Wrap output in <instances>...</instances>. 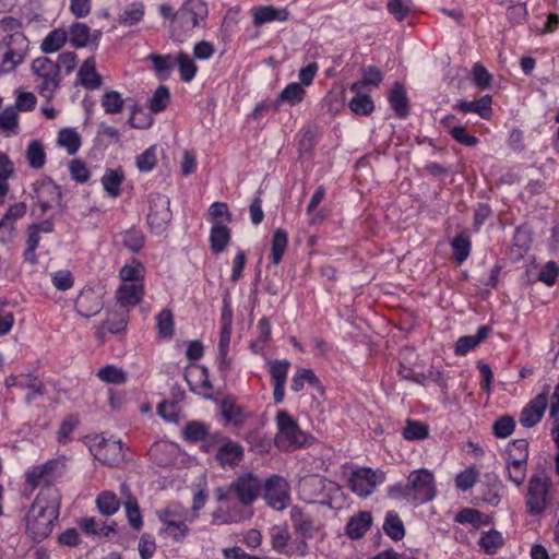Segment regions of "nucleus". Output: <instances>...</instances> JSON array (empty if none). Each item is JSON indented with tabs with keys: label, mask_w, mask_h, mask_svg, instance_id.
I'll list each match as a JSON object with an SVG mask.
<instances>
[{
	"label": "nucleus",
	"mask_w": 559,
	"mask_h": 559,
	"mask_svg": "<svg viewBox=\"0 0 559 559\" xmlns=\"http://www.w3.org/2000/svg\"><path fill=\"white\" fill-rule=\"evenodd\" d=\"M60 492L56 487H43L25 516L26 534L40 542L52 532L60 512Z\"/></svg>",
	"instance_id": "1"
},
{
	"label": "nucleus",
	"mask_w": 559,
	"mask_h": 559,
	"mask_svg": "<svg viewBox=\"0 0 559 559\" xmlns=\"http://www.w3.org/2000/svg\"><path fill=\"white\" fill-rule=\"evenodd\" d=\"M388 496L396 501L419 506L431 501L437 492L435 475L427 468L409 473L405 484L396 483L386 489Z\"/></svg>",
	"instance_id": "2"
},
{
	"label": "nucleus",
	"mask_w": 559,
	"mask_h": 559,
	"mask_svg": "<svg viewBox=\"0 0 559 559\" xmlns=\"http://www.w3.org/2000/svg\"><path fill=\"white\" fill-rule=\"evenodd\" d=\"M207 4L203 0H185L169 24L170 36L175 41L183 43L207 17Z\"/></svg>",
	"instance_id": "3"
},
{
	"label": "nucleus",
	"mask_w": 559,
	"mask_h": 559,
	"mask_svg": "<svg viewBox=\"0 0 559 559\" xmlns=\"http://www.w3.org/2000/svg\"><path fill=\"white\" fill-rule=\"evenodd\" d=\"M276 435L274 443L284 452H292L307 445L312 438L302 431L297 420L286 411L280 409L275 416Z\"/></svg>",
	"instance_id": "4"
},
{
	"label": "nucleus",
	"mask_w": 559,
	"mask_h": 559,
	"mask_svg": "<svg viewBox=\"0 0 559 559\" xmlns=\"http://www.w3.org/2000/svg\"><path fill=\"white\" fill-rule=\"evenodd\" d=\"M159 521L162 522L160 535L171 538L175 542H182L188 533L187 523H192L195 515H189V512L179 504H173L159 512Z\"/></svg>",
	"instance_id": "5"
},
{
	"label": "nucleus",
	"mask_w": 559,
	"mask_h": 559,
	"mask_svg": "<svg viewBox=\"0 0 559 559\" xmlns=\"http://www.w3.org/2000/svg\"><path fill=\"white\" fill-rule=\"evenodd\" d=\"M28 50L29 41L24 33L3 36L0 40V51H2L0 73L5 74L14 71L23 63Z\"/></svg>",
	"instance_id": "6"
},
{
	"label": "nucleus",
	"mask_w": 559,
	"mask_h": 559,
	"mask_svg": "<svg viewBox=\"0 0 559 559\" xmlns=\"http://www.w3.org/2000/svg\"><path fill=\"white\" fill-rule=\"evenodd\" d=\"M31 70L37 82V91L41 97L51 100L60 86L59 66L47 57L33 60Z\"/></svg>",
	"instance_id": "7"
},
{
	"label": "nucleus",
	"mask_w": 559,
	"mask_h": 559,
	"mask_svg": "<svg viewBox=\"0 0 559 559\" xmlns=\"http://www.w3.org/2000/svg\"><path fill=\"white\" fill-rule=\"evenodd\" d=\"M528 443L524 439L513 440L507 447L506 469L515 486L525 481L527 473Z\"/></svg>",
	"instance_id": "8"
},
{
	"label": "nucleus",
	"mask_w": 559,
	"mask_h": 559,
	"mask_svg": "<svg viewBox=\"0 0 559 559\" xmlns=\"http://www.w3.org/2000/svg\"><path fill=\"white\" fill-rule=\"evenodd\" d=\"M88 447L95 459L104 464L116 466L124 460L123 444L119 439L95 436L90 439Z\"/></svg>",
	"instance_id": "9"
},
{
	"label": "nucleus",
	"mask_w": 559,
	"mask_h": 559,
	"mask_svg": "<svg viewBox=\"0 0 559 559\" xmlns=\"http://www.w3.org/2000/svg\"><path fill=\"white\" fill-rule=\"evenodd\" d=\"M550 480L546 476H533L525 495V507L530 514H542L549 503Z\"/></svg>",
	"instance_id": "10"
},
{
	"label": "nucleus",
	"mask_w": 559,
	"mask_h": 559,
	"mask_svg": "<svg viewBox=\"0 0 559 559\" xmlns=\"http://www.w3.org/2000/svg\"><path fill=\"white\" fill-rule=\"evenodd\" d=\"M384 481V472L380 469L374 471L370 467L355 469L348 479L352 491L362 498L370 496Z\"/></svg>",
	"instance_id": "11"
},
{
	"label": "nucleus",
	"mask_w": 559,
	"mask_h": 559,
	"mask_svg": "<svg viewBox=\"0 0 559 559\" xmlns=\"http://www.w3.org/2000/svg\"><path fill=\"white\" fill-rule=\"evenodd\" d=\"M271 545L276 552L287 556L304 557L309 552L305 543L293 542L289 530L286 525H274L270 531Z\"/></svg>",
	"instance_id": "12"
},
{
	"label": "nucleus",
	"mask_w": 559,
	"mask_h": 559,
	"mask_svg": "<svg viewBox=\"0 0 559 559\" xmlns=\"http://www.w3.org/2000/svg\"><path fill=\"white\" fill-rule=\"evenodd\" d=\"M290 519L299 538L297 543H305V545L309 547V542L318 544L324 540V530L320 525L316 524L309 516L304 515L299 508H292Z\"/></svg>",
	"instance_id": "13"
},
{
	"label": "nucleus",
	"mask_w": 559,
	"mask_h": 559,
	"mask_svg": "<svg viewBox=\"0 0 559 559\" xmlns=\"http://www.w3.org/2000/svg\"><path fill=\"white\" fill-rule=\"evenodd\" d=\"M148 203L147 224L153 233L160 234L171 219L169 199L166 195L154 193L150 195Z\"/></svg>",
	"instance_id": "14"
},
{
	"label": "nucleus",
	"mask_w": 559,
	"mask_h": 559,
	"mask_svg": "<svg viewBox=\"0 0 559 559\" xmlns=\"http://www.w3.org/2000/svg\"><path fill=\"white\" fill-rule=\"evenodd\" d=\"M264 498L272 509H285L290 500V488L287 480L278 475L267 478L264 483Z\"/></svg>",
	"instance_id": "15"
},
{
	"label": "nucleus",
	"mask_w": 559,
	"mask_h": 559,
	"mask_svg": "<svg viewBox=\"0 0 559 559\" xmlns=\"http://www.w3.org/2000/svg\"><path fill=\"white\" fill-rule=\"evenodd\" d=\"M262 483L251 473L239 476L230 486V490L245 506L253 503L260 496Z\"/></svg>",
	"instance_id": "16"
},
{
	"label": "nucleus",
	"mask_w": 559,
	"mask_h": 559,
	"mask_svg": "<svg viewBox=\"0 0 559 559\" xmlns=\"http://www.w3.org/2000/svg\"><path fill=\"white\" fill-rule=\"evenodd\" d=\"M289 367L290 362L286 359L267 361V370L274 386L273 399L276 404L284 401Z\"/></svg>",
	"instance_id": "17"
},
{
	"label": "nucleus",
	"mask_w": 559,
	"mask_h": 559,
	"mask_svg": "<svg viewBox=\"0 0 559 559\" xmlns=\"http://www.w3.org/2000/svg\"><path fill=\"white\" fill-rule=\"evenodd\" d=\"M548 388L532 400L522 411L520 416V424L523 427L530 428L538 424L548 404Z\"/></svg>",
	"instance_id": "18"
},
{
	"label": "nucleus",
	"mask_w": 559,
	"mask_h": 559,
	"mask_svg": "<svg viewBox=\"0 0 559 559\" xmlns=\"http://www.w3.org/2000/svg\"><path fill=\"white\" fill-rule=\"evenodd\" d=\"M83 144L82 135L75 127H61L56 132L55 145L68 156H75Z\"/></svg>",
	"instance_id": "19"
},
{
	"label": "nucleus",
	"mask_w": 559,
	"mask_h": 559,
	"mask_svg": "<svg viewBox=\"0 0 559 559\" xmlns=\"http://www.w3.org/2000/svg\"><path fill=\"white\" fill-rule=\"evenodd\" d=\"M185 379L191 391L203 395L204 397L211 396L212 386L209 379V372L205 367L200 365H190L185 371Z\"/></svg>",
	"instance_id": "20"
},
{
	"label": "nucleus",
	"mask_w": 559,
	"mask_h": 559,
	"mask_svg": "<svg viewBox=\"0 0 559 559\" xmlns=\"http://www.w3.org/2000/svg\"><path fill=\"white\" fill-rule=\"evenodd\" d=\"M34 199L40 206L43 212H46L60 202L61 193L59 187L51 180H41L35 185Z\"/></svg>",
	"instance_id": "21"
},
{
	"label": "nucleus",
	"mask_w": 559,
	"mask_h": 559,
	"mask_svg": "<svg viewBox=\"0 0 559 559\" xmlns=\"http://www.w3.org/2000/svg\"><path fill=\"white\" fill-rule=\"evenodd\" d=\"M145 283L129 284L120 283L116 290L117 304L122 308H134L138 306L144 297Z\"/></svg>",
	"instance_id": "22"
},
{
	"label": "nucleus",
	"mask_w": 559,
	"mask_h": 559,
	"mask_svg": "<svg viewBox=\"0 0 559 559\" xmlns=\"http://www.w3.org/2000/svg\"><path fill=\"white\" fill-rule=\"evenodd\" d=\"M53 225L50 221L33 224L27 228V248L24 252V260L35 264L37 262L36 249L41 240L43 234H50Z\"/></svg>",
	"instance_id": "23"
},
{
	"label": "nucleus",
	"mask_w": 559,
	"mask_h": 559,
	"mask_svg": "<svg viewBox=\"0 0 559 559\" xmlns=\"http://www.w3.org/2000/svg\"><path fill=\"white\" fill-rule=\"evenodd\" d=\"M103 307V301L98 293L92 288L83 289L75 302L76 312L85 318L97 314Z\"/></svg>",
	"instance_id": "24"
},
{
	"label": "nucleus",
	"mask_w": 559,
	"mask_h": 559,
	"mask_svg": "<svg viewBox=\"0 0 559 559\" xmlns=\"http://www.w3.org/2000/svg\"><path fill=\"white\" fill-rule=\"evenodd\" d=\"M59 467L58 461H49L45 464L31 467L26 474V483L33 487L44 483H49L56 476V469Z\"/></svg>",
	"instance_id": "25"
},
{
	"label": "nucleus",
	"mask_w": 559,
	"mask_h": 559,
	"mask_svg": "<svg viewBox=\"0 0 559 559\" xmlns=\"http://www.w3.org/2000/svg\"><path fill=\"white\" fill-rule=\"evenodd\" d=\"M350 91L355 96L349 100V109L360 116H369L374 110V103L370 95L366 94L361 88V84H352Z\"/></svg>",
	"instance_id": "26"
},
{
	"label": "nucleus",
	"mask_w": 559,
	"mask_h": 559,
	"mask_svg": "<svg viewBox=\"0 0 559 559\" xmlns=\"http://www.w3.org/2000/svg\"><path fill=\"white\" fill-rule=\"evenodd\" d=\"M146 60L151 62L155 76L159 81H167L170 79L176 66V56L150 53L146 57Z\"/></svg>",
	"instance_id": "27"
},
{
	"label": "nucleus",
	"mask_w": 559,
	"mask_h": 559,
	"mask_svg": "<svg viewBox=\"0 0 559 559\" xmlns=\"http://www.w3.org/2000/svg\"><path fill=\"white\" fill-rule=\"evenodd\" d=\"M145 16V5L141 1H133L127 4L117 16V23L123 27L139 25Z\"/></svg>",
	"instance_id": "28"
},
{
	"label": "nucleus",
	"mask_w": 559,
	"mask_h": 559,
	"mask_svg": "<svg viewBox=\"0 0 559 559\" xmlns=\"http://www.w3.org/2000/svg\"><path fill=\"white\" fill-rule=\"evenodd\" d=\"M124 179L126 175L121 168H107L100 178V183L106 194L116 199L121 194Z\"/></svg>",
	"instance_id": "29"
},
{
	"label": "nucleus",
	"mask_w": 559,
	"mask_h": 559,
	"mask_svg": "<svg viewBox=\"0 0 559 559\" xmlns=\"http://www.w3.org/2000/svg\"><path fill=\"white\" fill-rule=\"evenodd\" d=\"M253 23L257 26L274 21L284 22L288 17L286 9H277L273 5H258L251 9Z\"/></svg>",
	"instance_id": "30"
},
{
	"label": "nucleus",
	"mask_w": 559,
	"mask_h": 559,
	"mask_svg": "<svg viewBox=\"0 0 559 559\" xmlns=\"http://www.w3.org/2000/svg\"><path fill=\"white\" fill-rule=\"evenodd\" d=\"M179 448L169 441L155 442L150 450L151 459L158 465H168L177 456Z\"/></svg>",
	"instance_id": "31"
},
{
	"label": "nucleus",
	"mask_w": 559,
	"mask_h": 559,
	"mask_svg": "<svg viewBox=\"0 0 559 559\" xmlns=\"http://www.w3.org/2000/svg\"><path fill=\"white\" fill-rule=\"evenodd\" d=\"M120 283H145V267L136 259H129L119 271Z\"/></svg>",
	"instance_id": "32"
},
{
	"label": "nucleus",
	"mask_w": 559,
	"mask_h": 559,
	"mask_svg": "<svg viewBox=\"0 0 559 559\" xmlns=\"http://www.w3.org/2000/svg\"><path fill=\"white\" fill-rule=\"evenodd\" d=\"M490 329L488 326H480L477 330L475 335H466L460 337L454 347V353L459 356H464L468 352L476 348L480 343H483L489 335Z\"/></svg>",
	"instance_id": "33"
},
{
	"label": "nucleus",
	"mask_w": 559,
	"mask_h": 559,
	"mask_svg": "<svg viewBox=\"0 0 559 559\" xmlns=\"http://www.w3.org/2000/svg\"><path fill=\"white\" fill-rule=\"evenodd\" d=\"M242 455V448L234 441H228L218 448L216 459L222 466L234 467L239 464Z\"/></svg>",
	"instance_id": "34"
},
{
	"label": "nucleus",
	"mask_w": 559,
	"mask_h": 559,
	"mask_svg": "<svg viewBox=\"0 0 559 559\" xmlns=\"http://www.w3.org/2000/svg\"><path fill=\"white\" fill-rule=\"evenodd\" d=\"M78 80L85 88L95 90L100 86L102 80L96 71V62L93 57L87 58L78 72Z\"/></svg>",
	"instance_id": "35"
},
{
	"label": "nucleus",
	"mask_w": 559,
	"mask_h": 559,
	"mask_svg": "<svg viewBox=\"0 0 559 559\" xmlns=\"http://www.w3.org/2000/svg\"><path fill=\"white\" fill-rule=\"evenodd\" d=\"M491 104H492L491 96L485 95L481 98L474 100V102H466V100L459 102L455 105V108L461 110L462 112H465V114L473 112V114H477L478 116H480L484 119H488L492 112Z\"/></svg>",
	"instance_id": "36"
},
{
	"label": "nucleus",
	"mask_w": 559,
	"mask_h": 559,
	"mask_svg": "<svg viewBox=\"0 0 559 559\" xmlns=\"http://www.w3.org/2000/svg\"><path fill=\"white\" fill-rule=\"evenodd\" d=\"M20 131V117L16 108L7 106L0 111V133L5 138L14 136Z\"/></svg>",
	"instance_id": "37"
},
{
	"label": "nucleus",
	"mask_w": 559,
	"mask_h": 559,
	"mask_svg": "<svg viewBox=\"0 0 559 559\" xmlns=\"http://www.w3.org/2000/svg\"><path fill=\"white\" fill-rule=\"evenodd\" d=\"M371 524V513L361 511L349 519L346 525V534L352 539L360 538L370 528Z\"/></svg>",
	"instance_id": "38"
},
{
	"label": "nucleus",
	"mask_w": 559,
	"mask_h": 559,
	"mask_svg": "<svg viewBox=\"0 0 559 559\" xmlns=\"http://www.w3.org/2000/svg\"><path fill=\"white\" fill-rule=\"evenodd\" d=\"M230 238L231 233L227 225L211 226L209 240L213 253L223 252L228 246Z\"/></svg>",
	"instance_id": "39"
},
{
	"label": "nucleus",
	"mask_w": 559,
	"mask_h": 559,
	"mask_svg": "<svg viewBox=\"0 0 559 559\" xmlns=\"http://www.w3.org/2000/svg\"><path fill=\"white\" fill-rule=\"evenodd\" d=\"M389 103L396 116L404 118L408 115V99L405 88L400 83L394 84L390 91Z\"/></svg>",
	"instance_id": "40"
},
{
	"label": "nucleus",
	"mask_w": 559,
	"mask_h": 559,
	"mask_svg": "<svg viewBox=\"0 0 559 559\" xmlns=\"http://www.w3.org/2000/svg\"><path fill=\"white\" fill-rule=\"evenodd\" d=\"M306 96V90L296 82L287 84L280 93L275 106L280 107L281 104H288L296 106L300 104Z\"/></svg>",
	"instance_id": "41"
},
{
	"label": "nucleus",
	"mask_w": 559,
	"mask_h": 559,
	"mask_svg": "<svg viewBox=\"0 0 559 559\" xmlns=\"http://www.w3.org/2000/svg\"><path fill=\"white\" fill-rule=\"evenodd\" d=\"M157 337L162 341L171 340L175 332L174 314L169 309H163L155 317Z\"/></svg>",
	"instance_id": "42"
},
{
	"label": "nucleus",
	"mask_w": 559,
	"mask_h": 559,
	"mask_svg": "<svg viewBox=\"0 0 559 559\" xmlns=\"http://www.w3.org/2000/svg\"><path fill=\"white\" fill-rule=\"evenodd\" d=\"M68 40V32L64 28H55L50 31L40 44V49L45 53L59 51Z\"/></svg>",
	"instance_id": "43"
},
{
	"label": "nucleus",
	"mask_w": 559,
	"mask_h": 559,
	"mask_svg": "<svg viewBox=\"0 0 559 559\" xmlns=\"http://www.w3.org/2000/svg\"><path fill=\"white\" fill-rule=\"evenodd\" d=\"M27 164L33 169H40L46 163L45 146L40 140H31L25 151Z\"/></svg>",
	"instance_id": "44"
},
{
	"label": "nucleus",
	"mask_w": 559,
	"mask_h": 559,
	"mask_svg": "<svg viewBox=\"0 0 559 559\" xmlns=\"http://www.w3.org/2000/svg\"><path fill=\"white\" fill-rule=\"evenodd\" d=\"M7 388H17L21 390H32L33 392H39L41 386L40 381L32 373L10 374L4 380Z\"/></svg>",
	"instance_id": "45"
},
{
	"label": "nucleus",
	"mask_w": 559,
	"mask_h": 559,
	"mask_svg": "<svg viewBox=\"0 0 559 559\" xmlns=\"http://www.w3.org/2000/svg\"><path fill=\"white\" fill-rule=\"evenodd\" d=\"M176 66L178 67L180 79L183 82H191L198 73V66L192 57L188 53L180 51L176 55Z\"/></svg>",
	"instance_id": "46"
},
{
	"label": "nucleus",
	"mask_w": 559,
	"mask_h": 559,
	"mask_svg": "<svg viewBox=\"0 0 559 559\" xmlns=\"http://www.w3.org/2000/svg\"><path fill=\"white\" fill-rule=\"evenodd\" d=\"M221 413L226 424L240 426L246 419L242 408L231 400H224L221 404Z\"/></svg>",
	"instance_id": "47"
},
{
	"label": "nucleus",
	"mask_w": 559,
	"mask_h": 559,
	"mask_svg": "<svg viewBox=\"0 0 559 559\" xmlns=\"http://www.w3.org/2000/svg\"><path fill=\"white\" fill-rule=\"evenodd\" d=\"M384 533L393 540H401L405 536L404 524L395 511H389L383 522Z\"/></svg>",
	"instance_id": "48"
},
{
	"label": "nucleus",
	"mask_w": 559,
	"mask_h": 559,
	"mask_svg": "<svg viewBox=\"0 0 559 559\" xmlns=\"http://www.w3.org/2000/svg\"><path fill=\"white\" fill-rule=\"evenodd\" d=\"M96 376L100 381L109 384H123L127 381V372L116 365L99 368Z\"/></svg>",
	"instance_id": "49"
},
{
	"label": "nucleus",
	"mask_w": 559,
	"mask_h": 559,
	"mask_svg": "<svg viewBox=\"0 0 559 559\" xmlns=\"http://www.w3.org/2000/svg\"><path fill=\"white\" fill-rule=\"evenodd\" d=\"M207 221L211 226L227 225L231 222V213L228 205L224 202H214L210 205Z\"/></svg>",
	"instance_id": "50"
},
{
	"label": "nucleus",
	"mask_w": 559,
	"mask_h": 559,
	"mask_svg": "<svg viewBox=\"0 0 559 559\" xmlns=\"http://www.w3.org/2000/svg\"><path fill=\"white\" fill-rule=\"evenodd\" d=\"M68 32V40L73 47H85L90 41V27L84 23H73Z\"/></svg>",
	"instance_id": "51"
},
{
	"label": "nucleus",
	"mask_w": 559,
	"mask_h": 559,
	"mask_svg": "<svg viewBox=\"0 0 559 559\" xmlns=\"http://www.w3.org/2000/svg\"><path fill=\"white\" fill-rule=\"evenodd\" d=\"M287 245H288L287 233L282 228L276 229L273 235L272 243H271V258H272V262L275 265H277L282 261L283 255L287 249Z\"/></svg>",
	"instance_id": "52"
},
{
	"label": "nucleus",
	"mask_w": 559,
	"mask_h": 559,
	"mask_svg": "<svg viewBox=\"0 0 559 559\" xmlns=\"http://www.w3.org/2000/svg\"><path fill=\"white\" fill-rule=\"evenodd\" d=\"M14 105L16 111L28 112L33 111L37 105V97L33 92L23 88H16L13 92Z\"/></svg>",
	"instance_id": "53"
},
{
	"label": "nucleus",
	"mask_w": 559,
	"mask_h": 559,
	"mask_svg": "<svg viewBox=\"0 0 559 559\" xmlns=\"http://www.w3.org/2000/svg\"><path fill=\"white\" fill-rule=\"evenodd\" d=\"M27 205L24 202H16L9 206L5 214L0 219V228L13 229L14 224L25 216Z\"/></svg>",
	"instance_id": "54"
},
{
	"label": "nucleus",
	"mask_w": 559,
	"mask_h": 559,
	"mask_svg": "<svg viewBox=\"0 0 559 559\" xmlns=\"http://www.w3.org/2000/svg\"><path fill=\"white\" fill-rule=\"evenodd\" d=\"M98 511L104 515H112L120 508V501L111 491H103L96 499Z\"/></svg>",
	"instance_id": "55"
},
{
	"label": "nucleus",
	"mask_w": 559,
	"mask_h": 559,
	"mask_svg": "<svg viewBox=\"0 0 559 559\" xmlns=\"http://www.w3.org/2000/svg\"><path fill=\"white\" fill-rule=\"evenodd\" d=\"M479 545L486 554L493 555L503 545V537L500 532L490 530L481 534Z\"/></svg>",
	"instance_id": "56"
},
{
	"label": "nucleus",
	"mask_w": 559,
	"mask_h": 559,
	"mask_svg": "<svg viewBox=\"0 0 559 559\" xmlns=\"http://www.w3.org/2000/svg\"><path fill=\"white\" fill-rule=\"evenodd\" d=\"M170 102V92L169 88L165 85H159L152 97L148 100V108L151 112H162L164 111Z\"/></svg>",
	"instance_id": "57"
},
{
	"label": "nucleus",
	"mask_w": 559,
	"mask_h": 559,
	"mask_svg": "<svg viewBox=\"0 0 559 559\" xmlns=\"http://www.w3.org/2000/svg\"><path fill=\"white\" fill-rule=\"evenodd\" d=\"M231 337V321L226 316H223V325L219 333L218 354L222 364H226L229 353V344Z\"/></svg>",
	"instance_id": "58"
},
{
	"label": "nucleus",
	"mask_w": 559,
	"mask_h": 559,
	"mask_svg": "<svg viewBox=\"0 0 559 559\" xmlns=\"http://www.w3.org/2000/svg\"><path fill=\"white\" fill-rule=\"evenodd\" d=\"M100 105L106 114L114 115L122 110L124 100L119 92L109 91L103 95Z\"/></svg>",
	"instance_id": "59"
},
{
	"label": "nucleus",
	"mask_w": 559,
	"mask_h": 559,
	"mask_svg": "<svg viewBox=\"0 0 559 559\" xmlns=\"http://www.w3.org/2000/svg\"><path fill=\"white\" fill-rule=\"evenodd\" d=\"M325 191L322 187H319L312 194L310 202L307 206V213L309 215V223L314 225L323 221L324 216L321 211H317V207L324 199Z\"/></svg>",
	"instance_id": "60"
},
{
	"label": "nucleus",
	"mask_w": 559,
	"mask_h": 559,
	"mask_svg": "<svg viewBox=\"0 0 559 559\" xmlns=\"http://www.w3.org/2000/svg\"><path fill=\"white\" fill-rule=\"evenodd\" d=\"M157 164V146L152 145L141 153L136 159L135 165L141 173L152 171Z\"/></svg>",
	"instance_id": "61"
},
{
	"label": "nucleus",
	"mask_w": 559,
	"mask_h": 559,
	"mask_svg": "<svg viewBox=\"0 0 559 559\" xmlns=\"http://www.w3.org/2000/svg\"><path fill=\"white\" fill-rule=\"evenodd\" d=\"M479 471L475 466H468L460 472L455 477V486L462 490H469L477 481Z\"/></svg>",
	"instance_id": "62"
},
{
	"label": "nucleus",
	"mask_w": 559,
	"mask_h": 559,
	"mask_svg": "<svg viewBox=\"0 0 559 559\" xmlns=\"http://www.w3.org/2000/svg\"><path fill=\"white\" fill-rule=\"evenodd\" d=\"M154 122L153 116L145 111L143 108L139 106H134L131 110V116L129 118V123L134 129H147Z\"/></svg>",
	"instance_id": "63"
},
{
	"label": "nucleus",
	"mask_w": 559,
	"mask_h": 559,
	"mask_svg": "<svg viewBox=\"0 0 559 559\" xmlns=\"http://www.w3.org/2000/svg\"><path fill=\"white\" fill-rule=\"evenodd\" d=\"M451 247L453 250L454 259L457 261V263H462L469 255L471 240L466 235H460L452 240Z\"/></svg>",
	"instance_id": "64"
}]
</instances>
